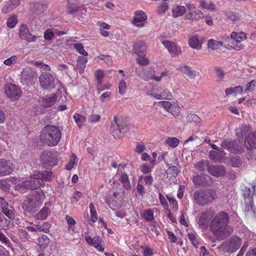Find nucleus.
I'll list each match as a JSON object with an SVG mask.
<instances>
[{
    "instance_id": "nucleus-21",
    "label": "nucleus",
    "mask_w": 256,
    "mask_h": 256,
    "mask_svg": "<svg viewBox=\"0 0 256 256\" xmlns=\"http://www.w3.org/2000/svg\"><path fill=\"white\" fill-rule=\"evenodd\" d=\"M236 146V142L234 140H224L221 144L222 147L233 153H241L244 151L243 148L236 149L234 146Z\"/></svg>"
},
{
    "instance_id": "nucleus-8",
    "label": "nucleus",
    "mask_w": 256,
    "mask_h": 256,
    "mask_svg": "<svg viewBox=\"0 0 256 256\" xmlns=\"http://www.w3.org/2000/svg\"><path fill=\"white\" fill-rule=\"evenodd\" d=\"M246 34L244 32H233L230 34V49L240 50L244 48L242 42L246 39Z\"/></svg>"
},
{
    "instance_id": "nucleus-34",
    "label": "nucleus",
    "mask_w": 256,
    "mask_h": 256,
    "mask_svg": "<svg viewBox=\"0 0 256 256\" xmlns=\"http://www.w3.org/2000/svg\"><path fill=\"white\" fill-rule=\"evenodd\" d=\"M186 12V8L182 6H176L172 10L173 16L175 18L182 16Z\"/></svg>"
},
{
    "instance_id": "nucleus-16",
    "label": "nucleus",
    "mask_w": 256,
    "mask_h": 256,
    "mask_svg": "<svg viewBox=\"0 0 256 256\" xmlns=\"http://www.w3.org/2000/svg\"><path fill=\"white\" fill-rule=\"evenodd\" d=\"M158 105L163 107L165 110L170 112L174 116H178L180 112V108L176 102H170L168 101L158 102Z\"/></svg>"
},
{
    "instance_id": "nucleus-6",
    "label": "nucleus",
    "mask_w": 256,
    "mask_h": 256,
    "mask_svg": "<svg viewBox=\"0 0 256 256\" xmlns=\"http://www.w3.org/2000/svg\"><path fill=\"white\" fill-rule=\"evenodd\" d=\"M242 242L240 238L236 236H232L223 242L218 248L224 252H234L240 248Z\"/></svg>"
},
{
    "instance_id": "nucleus-27",
    "label": "nucleus",
    "mask_w": 256,
    "mask_h": 256,
    "mask_svg": "<svg viewBox=\"0 0 256 256\" xmlns=\"http://www.w3.org/2000/svg\"><path fill=\"white\" fill-rule=\"evenodd\" d=\"M204 17V13L198 10H194L192 11L188 12L185 16L186 19L196 21Z\"/></svg>"
},
{
    "instance_id": "nucleus-12",
    "label": "nucleus",
    "mask_w": 256,
    "mask_h": 256,
    "mask_svg": "<svg viewBox=\"0 0 256 256\" xmlns=\"http://www.w3.org/2000/svg\"><path fill=\"white\" fill-rule=\"evenodd\" d=\"M148 94L158 100H170L172 98V93L168 90L162 88H154L151 92H148Z\"/></svg>"
},
{
    "instance_id": "nucleus-17",
    "label": "nucleus",
    "mask_w": 256,
    "mask_h": 256,
    "mask_svg": "<svg viewBox=\"0 0 256 256\" xmlns=\"http://www.w3.org/2000/svg\"><path fill=\"white\" fill-rule=\"evenodd\" d=\"M162 44L172 56H175L181 52L180 48L172 41L165 40L162 42Z\"/></svg>"
},
{
    "instance_id": "nucleus-1",
    "label": "nucleus",
    "mask_w": 256,
    "mask_h": 256,
    "mask_svg": "<svg viewBox=\"0 0 256 256\" xmlns=\"http://www.w3.org/2000/svg\"><path fill=\"white\" fill-rule=\"evenodd\" d=\"M229 216L224 212H220L212 220L210 224V231L218 240H222L233 232V228L228 225Z\"/></svg>"
},
{
    "instance_id": "nucleus-32",
    "label": "nucleus",
    "mask_w": 256,
    "mask_h": 256,
    "mask_svg": "<svg viewBox=\"0 0 256 256\" xmlns=\"http://www.w3.org/2000/svg\"><path fill=\"white\" fill-rule=\"evenodd\" d=\"M87 62V59L83 56H79L77 60L76 68L79 70L80 73H82L84 72L86 64Z\"/></svg>"
},
{
    "instance_id": "nucleus-13",
    "label": "nucleus",
    "mask_w": 256,
    "mask_h": 256,
    "mask_svg": "<svg viewBox=\"0 0 256 256\" xmlns=\"http://www.w3.org/2000/svg\"><path fill=\"white\" fill-rule=\"evenodd\" d=\"M40 160L45 166H53L57 164L56 154L50 152H43L41 154Z\"/></svg>"
},
{
    "instance_id": "nucleus-59",
    "label": "nucleus",
    "mask_w": 256,
    "mask_h": 256,
    "mask_svg": "<svg viewBox=\"0 0 256 256\" xmlns=\"http://www.w3.org/2000/svg\"><path fill=\"white\" fill-rule=\"evenodd\" d=\"M79 10V8L76 4H70L67 6V12L70 14H74L77 12Z\"/></svg>"
},
{
    "instance_id": "nucleus-10",
    "label": "nucleus",
    "mask_w": 256,
    "mask_h": 256,
    "mask_svg": "<svg viewBox=\"0 0 256 256\" xmlns=\"http://www.w3.org/2000/svg\"><path fill=\"white\" fill-rule=\"evenodd\" d=\"M4 91L7 96L12 100H18L22 93L21 90L18 86L12 84L6 85Z\"/></svg>"
},
{
    "instance_id": "nucleus-4",
    "label": "nucleus",
    "mask_w": 256,
    "mask_h": 256,
    "mask_svg": "<svg viewBox=\"0 0 256 256\" xmlns=\"http://www.w3.org/2000/svg\"><path fill=\"white\" fill-rule=\"evenodd\" d=\"M216 198V193L214 190H200L194 192L193 200L198 205L203 206L212 202Z\"/></svg>"
},
{
    "instance_id": "nucleus-5",
    "label": "nucleus",
    "mask_w": 256,
    "mask_h": 256,
    "mask_svg": "<svg viewBox=\"0 0 256 256\" xmlns=\"http://www.w3.org/2000/svg\"><path fill=\"white\" fill-rule=\"evenodd\" d=\"M43 184L44 182L36 178L32 173L27 180L16 186L15 190L23 192L24 190L36 189Z\"/></svg>"
},
{
    "instance_id": "nucleus-53",
    "label": "nucleus",
    "mask_w": 256,
    "mask_h": 256,
    "mask_svg": "<svg viewBox=\"0 0 256 256\" xmlns=\"http://www.w3.org/2000/svg\"><path fill=\"white\" fill-rule=\"evenodd\" d=\"M2 212L9 218L14 219V214L12 210H10L8 206H6L2 210Z\"/></svg>"
},
{
    "instance_id": "nucleus-43",
    "label": "nucleus",
    "mask_w": 256,
    "mask_h": 256,
    "mask_svg": "<svg viewBox=\"0 0 256 256\" xmlns=\"http://www.w3.org/2000/svg\"><path fill=\"white\" fill-rule=\"evenodd\" d=\"M166 144L172 148H176L179 144V140L176 138L168 137L166 140Z\"/></svg>"
},
{
    "instance_id": "nucleus-19",
    "label": "nucleus",
    "mask_w": 256,
    "mask_h": 256,
    "mask_svg": "<svg viewBox=\"0 0 256 256\" xmlns=\"http://www.w3.org/2000/svg\"><path fill=\"white\" fill-rule=\"evenodd\" d=\"M85 239L88 244L94 247L98 250L103 252L104 250L103 241L100 237L95 236L92 238L90 236H86Z\"/></svg>"
},
{
    "instance_id": "nucleus-28",
    "label": "nucleus",
    "mask_w": 256,
    "mask_h": 256,
    "mask_svg": "<svg viewBox=\"0 0 256 256\" xmlns=\"http://www.w3.org/2000/svg\"><path fill=\"white\" fill-rule=\"evenodd\" d=\"M255 194V186H252V189L246 187L244 190V196L246 199V201L250 202L252 200V197Z\"/></svg>"
},
{
    "instance_id": "nucleus-3",
    "label": "nucleus",
    "mask_w": 256,
    "mask_h": 256,
    "mask_svg": "<svg viewBox=\"0 0 256 256\" xmlns=\"http://www.w3.org/2000/svg\"><path fill=\"white\" fill-rule=\"evenodd\" d=\"M45 198L42 190H38L32 192L22 204L24 210L28 212H33L41 205Z\"/></svg>"
},
{
    "instance_id": "nucleus-62",
    "label": "nucleus",
    "mask_w": 256,
    "mask_h": 256,
    "mask_svg": "<svg viewBox=\"0 0 256 256\" xmlns=\"http://www.w3.org/2000/svg\"><path fill=\"white\" fill-rule=\"evenodd\" d=\"M142 178L144 179L146 184L150 186L152 184L153 182V178L151 175H148L146 176H140L138 180L140 181V180H142Z\"/></svg>"
},
{
    "instance_id": "nucleus-30",
    "label": "nucleus",
    "mask_w": 256,
    "mask_h": 256,
    "mask_svg": "<svg viewBox=\"0 0 256 256\" xmlns=\"http://www.w3.org/2000/svg\"><path fill=\"white\" fill-rule=\"evenodd\" d=\"M134 50L137 54H143L146 50V46L143 42H138L135 44Z\"/></svg>"
},
{
    "instance_id": "nucleus-40",
    "label": "nucleus",
    "mask_w": 256,
    "mask_h": 256,
    "mask_svg": "<svg viewBox=\"0 0 256 256\" xmlns=\"http://www.w3.org/2000/svg\"><path fill=\"white\" fill-rule=\"evenodd\" d=\"M74 118L80 128L82 126L86 120L85 116L78 114H76L74 115Z\"/></svg>"
},
{
    "instance_id": "nucleus-46",
    "label": "nucleus",
    "mask_w": 256,
    "mask_h": 256,
    "mask_svg": "<svg viewBox=\"0 0 256 256\" xmlns=\"http://www.w3.org/2000/svg\"><path fill=\"white\" fill-rule=\"evenodd\" d=\"M90 218L92 222H96L97 220V213L94 208V206L92 203H90Z\"/></svg>"
},
{
    "instance_id": "nucleus-33",
    "label": "nucleus",
    "mask_w": 256,
    "mask_h": 256,
    "mask_svg": "<svg viewBox=\"0 0 256 256\" xmlns=\"http://www.w3.org/2000/svg\"><path fill=\"white\" fill-rule=\"evenodd\" d=\"M56 100V96L55 95L50 97H46L42 99V105L46 108L50 107L54 104Z\"/></svg>"
},
{
    "instance_id": "nucleus-20",
    "label": "nucleus",
    "mask_w": 256,
    "mask_h": 256,
    "mask_svg": "<svg viewBox=\"0 0 256 256\" xmlns=\"http://www.w3.org/2000/svg\"><path fill=\"white\" fill-rule=\"evenodd\" d=\"M33 176L42 182L43 181H50L54 177L52 172L48 170L34 171Z\"/></svg>"
},
{
    "instance_id": "nucleus-37",
    "label": "nucleus",
    "mask_w": 256,
    "mask_h": 256,
    "mask_svg": "<svg viewBox=\"0 0 256 256\" xmlns=\"http://www.w3.org/2000/svg\"><path fill=\"white\" fill-rule=\"evenodd\" d=\"M222 45V42L210 39L208 41V47L212 50H216Z\"/></svg>"
},
{
    "instance_id": "nucleus-26",
    "label": "nucleus",
    "mask_w": 256,
    "mask_h": 256,
    "mask_svg": "<svg viewBox=\"0 0 256 256\" xmlns=\"http://www.w3.org/2000/svg\"><path fill=\"white\" fill-rule=\"evenodd\" d=\"M226 152L223 150H211L209 152V158L214 162H220L225 158Z\"/></svg>"
},
{
    "instance_id": "nucleus-11",
    "label": "nucleus",
    "mask_w": 256,
    "mask_h": 256,
    "mask_svg": "<svg viewBox=\"0 0 256 256\" xmlns=\"http://www.w3.org/2000/svg\"><path fill=\"white\" fill-rule=\"evenodd\" d=\"M214 216V212L212 210L203 212L199 214L197 220L199 227L202 229H206L210 225V220Z\"/></svg>"
},
{
    "instance_id": "nucleus-50",
    "label": "nucleus",
    "mask_w": 256,
    "mask_h": 256,
    "mask_svg": "<svg viewBox=\"0 0 256 256\" xmlns=\"http://www.w3.org/2000/svg\"><path fill=\"white\" fill-rule=\"evenodd\" d=\"M18 57L16 56H12L4 61V64L8 66H11L16 64Z\"/></svg>"
},
{
    "instance_id": "nucleus-48",
    "label": "nucleus",
    "mask_w": 256,
    "mask_h": 256,
    "mask_svg": "<svg viewBox=\"0 0 256 256\" xmlns=\"http://www.w3.org/2000/svg\"><path fill=\"white\" fill-rule=\"evenodd\" d=\"M138 55V57L136 58V60L140 64L146 66L149 63L148 59L145 58V56L144 54Z\"/></svg>"
},
{
    "instance_id": "nucleus-58",
    "label": "nucleus",
    "mask_w": 256,
    "mask_h": 256,
    "mask_svg": "<svg viewBox=\"0 0 256 256\" xmlns=\"http://www.w3.org/2000/svg\"><path fill=\"white\" fill-rule=\"evenodd\" d=\"M0 241L5 244L7 246L10 248L12 244L6 236L0 231Z\"/></svg>"
},
{
    "instance_id": "nucleus-31",
    "label": "nucleus",
    "mask_w": 256,
    "mask_h": 256,
    "mask_svg": "<svg viewBox=\"0 0 256 256\" xmlns=\"http://www.w3.org/2000/svg\"><path fill=\"white\" fill-rule=\"evenodd\" d=\"M250 132V128L246 125L242 126L236 130V136L238 139H242L244 136Z\"/></svg>"
},
{
    "instance_id": "nucleus-54",
    "label": "nucleus",
    "mask_w": 256,
    "mask_h": 256,
    "mask_svg": "<svg viewBox=\"0 0 256 256\" xmlns=\"http://www.w3.org/2000/svg\"><path fill=\"white\" fill-rule=\"evenodd\" d=\"M256 86V80H253L246 84L244 92H247L249 91H252Z\"/></svg>"
},
{
    "instance_id": "nucleus-41",
    "label": "nucleus",
    "mask_w": 256,
    "mask_h": 256,
    "mask_svg": "<svg viewBox=\"0 0 256 256\" xmlns=\"http://www.w3.org/2000/svg\"><path fill=\"white\" fill-rule=\"evenodd\" d=\"M192 180L195 185L202 186L206 182L205 176L197 175L193 177Z\"/></svg>"
},
{
    "instance_id": "nucleus-45",
    "label": "nucleus",
    "mask_w": 256,
    "mask_h": 256,
    "mask_svg": "<svg viewBox=\"0 0 256 256\" xmlns=\"http://www.w3.org/2000/svg\"><path fill=\"white\" fill-rule=\"evenodd\" d=\"M188 238L193 246L196 247L198 244V235L194 232H190L188 234Z\"/></svg>"
},
{
    "instance_id": "nucleus-25",
    "label": "nucleus",
    "mask_w": 256,
    "mask_h": 256,
    "mask_svg": "<svg viewBox=\"0 0 256 256\" xmlns=\"http://www.w3.org/2000/svg\"><path fill=\"white\" fill-rule=\"evenodd\" d=\"M147 16L142 11H138L136 14V16L133 20L134 25L142 27L144 26V22L146 20Z\"/></svg>"
},
{
    "instance_id": "nucleus-63",
    "label": "nucleus",
    "mask_w": 256,
    "mask_h": 256,
    "mask_svg": "<svg viewBox=\"0 0 256 256\" xmlns=\"http://www.w3.org/2000/svg\"><path fill=\"white\" fill-rule=\"evenodd\" d=\"M10 188V184L8 183L6 180H0V189L2 190H6Z\"/></svg>"
},
{
    "instance_id": "nucleus-49",
    "label": "nucleus",
    "mask_w": 256,
    "mask_h": 256,
    "mask_svg": "<svg viewBox=\"0 0 256 256\" xmlns=\"http://www.w3.org/2000/svg\"><path fill=\"white\" fill-rule=\"evenodd\" d=\"M74 47L82 56H86L88 55V52L84 50V46L82 44L76 43L74 44Z\"/></svg>"
},
{
    "instance_id": "nucleus-24",
    "label": "nucleus",
    "mask_w": 256,
    "mask_h": 256,
    "mask_svg": "<svg viewBox=\"0 0 256 256\" xmlns=\"http://www.w3.org/2000/svg\"><path fill=\"white\" fill-rule=\"evenodd\" d=\"M178 70L187 76L191 79L194 78L198 72L195 70H192L190 66L185 64H182L179 66Z\"/></svg>"
},
{
    "instance_id": "nucleus-64",
    "label": "nucleus",
    "mask_w": 256,
    "mask_h": 256,
    "mask_svg": "<svg viewBox=\"0 0 256 256\" xmlns=\"http://www.w3.org/2000/svg\"><path fill=\"white\" fill-rule=\"evenodd\" d=\"M126 82L124 80H121L119 84L118 88H119V92L121 94H123L126 90Z\"/></svg>"
},
{
    "instance_id": "nucleus-29",
    "label": "nucleus",
    "mask_w": 256,
    "mask_h": 256,
    "mask_svg": "<svg viewBox=\"0 0 256 256\" xmlns=\"http://www.w3.org/2000/svg\"><path fill=\"white\" fill-rule=\"evenodd\" d=\"M188 44L191 48L194 49L200 50L202 48V44L196 36H193L189 38Z\"/></svg>"
},
{
    "instance_id": "nucleus-52",
    "label": "nucleus",
    "mask_w": 256,
    "mask_h": 256,
    "mask_svg": "<svg viewBox=\"0 0 256 256\" xmlns=\"http://www.w3.org/2000/svg\"><path fill=\"white\" fill-rule=\"evenodd\" d=\"M18 22V20L16 16L9 18L7 20V26L8 28H13Z\"/></svg>"
},
{
    "instance_id": "nucleus-42",
    "label": "nucleus",
    "mask_w": 256,
    "mask_h": 256,
    "mask_svg": "<svg viewBox=\"0 0 256 256\" xmlns=\"http://www.w3.org/2000/svg\"><path fill=\"white\" fill-rule=\"evenodd\" d=\"M165 76V74L164 72H162L160 76H156L153 74H151L150 76H142L141 78L146 81H148L150 80H154L156 82H160L162 80V78L163 76Z\"/></svg>"
},
{
    "instance_id": "nucleus-9",
    "label": "nucleus",
    "mask_w": 256,
    "mask_h": 256,
    "mask_svg": "<svg viewBox=\"0 0 256 256\" xmlns=\"http://www.w3.org/2000/svg\"><path fill=\"white\" fill-rule=\"evenodd\" d=\"M128 130L129 128L126 123H118L116 116H114V123L111 126L110 132L115 138L122 136V134Z\"/></svg>"
},
{
    "instance_id": "nucleus-61",
    "label": "nucleus",
    "mask_w": 256,
    "mask_h": 256,
    "mask_svg": "<svg viewBox=\"0 0 256 256\" xmlns=\"http://www.w3.org/2000/svg\"><path fill=\"white\" fill-rule=\"evenodd\" d=\"M142 254L144 256H152L154 254L153 249L149 246L142 248Z\"/></svg>"
},
{
    "instance_id": "nucleus-23",
    "label": "nucleus",
    "mask_w": 256,
    "mask_h": 256,
    "mask_svg": "<svg viewBox=\"0 0 256 256\" xmlns=\"http://www.w3.org/2000/svg\"><path fill=\"white\" fill-rule=\"evenodd\" d=\"M208 172L213 176L218 177L223 176L226 170L222 166H210L208 167Z\"/></svg>"
},
{
    "instance_id": "nucleus-36",
    "label": "nucleus",
    "mask_w": 256,
    "mask_h": 256,
    "mask_svg": "<svg viewBox=\"0 0 256 256\" xmlns=\"http://www.w3.org/2000/svg\"><path fill=\"white\" fill-rule=\"evenodd\" d=\"M119 180L122 183L124 188L128 190L131 188V185L129 182L128 176L126 174H122L119 178Z\"/></svg>"
},
{
    "instance_id": "nucleus-56",
    "label": "nucleus",
    "mask_w": 256,
    "mask_h": 256,
    "mask_svg": "<svg viewBox=\"0 0 256 256\" xmlns=\"http://www.w3.org/2000/svg\"><path fill=\"white\" fill-rule=\"evenodd\" d=\"M44 36L46 40H50L54 37V32L51 29L48 28L44 32Z\"/></svg>"
},
{
    "instance_id": "nucleus-55",
    "label": "nucleus",
    "mask_w": 256,
    "mask_h": 256,
    "mask_svg": "<svg viewBox=\"0 0 256 256\" xmlns=\"http://www.w3.org/2000/svg\"><path fill=\"white\" fill-rule=\"evenodd\" d=\"M186 120L190 122H199L200 118L196 114H190L187 116Z\"/></svg>"
},
{
    "instance_id": "nucleus-57",
    "label": "nucleus",
    "mask_w": 256,
    "mask_h": 256,
    "mask_svg": "<svg viewBox=\"0 0 256 256\" xmlns=\"http://www.w3.org/2000/svg\"><path fill=\"white\" fill-rule=\"evenodd\" d=\"M167 198L169 202L170 206L172 208V209L174 210H176L178 208V203L176 200L172 197H170L167 196Z\"/></svg>"
},
{
    "instance_id": "nucleus-44",
    "label": "nucleus",
    "mask_w": 256,
    "mask_h": 256,
    "mask_svg": "<svg viewBox=\"0 0 256 256\" xmlns=\"http://www.w3.org/2000/svg\"><path fill=\"white\" fill-rule=\"evenodd\" d=\"M143 218L147 222H152L154 220L153 211L151 209L146 210L144 214Z\"/></svg>"
},
{
    "instance_id": "nucleus-60",
    "label": "nucleus",
    "mask_w": 256,
    "mask_h": 256,
    "mask_svg": "<svg viewBox=\"0 0 256 256\" xmlns=\"http://www.w3.org/2000/svg\"><path fill=\"white\" fill-rule=\"evenodd\" d=\"M104 76L103 70H98L96 72V78L98 84H101L102 81V78Z\"/></svg>"
},
{
    "instance_id": "nucleus-39",
    "label": "nucleus",
    "mask_w": 256,
    "mask_h": 256,
    "mask_svg": "<svg viewBox=\"0 0 256 256\" xmlns=\"http://www.w3.org/2000/svg\"><path fill=\"white\" fill-rule=\"evenodd\" d=\"M200 6L202 8L206 9L210 11H214L216 10V6L212 2H206L202 1L200 2Z\"/></svg>"
},
{
    "instance_id": "nucleus-18",
    "label": "nucleus",
    "mask_w": 256,
    "mask_h": 256,
    "mask_svg": "<svg viewBox=\"0 0 256 256\" xmlns=\"http://www.w3.org/2000/svg\"><path fill=\"white\" fill-rule=\"evenodd\" d=\"M36 77V72L29 66L23 68L21 72V80L24 82H32Z\"/></svg>"
},
{
    "instance_id": "nucleus-22",
    "label": "nucleus",
    "mask_w": 256,
    "mask_h": 256,
    "mask_svg": "<svg viewBox=\"0 0 256 256\" xmlns=\"http://www.w3.org/2000/svg\"><path fill=\"white\" fill-rule=\"evenodd\" d=\"M244 145L248 150H252L256 146V131L250 132L244 140Z\"/></svg>"
},
{
    "instance_id": "nucleus-38",
    "label": "nucleus",
    "mask_w": 256,
    "mask_h": 256,
    "mask_svg": "<svg viewBox=\"0 0 256 256\" xmlns=\"http://www.w3.org/2000/svg\"><path fill=\"white\" fill-rule=\"evenodd\" d=\"M50 242V239L48 236L46 235H42L38 239V246L41 248H45L47 246Z\"/></svg>"
},
{
    "instance_id": "nucleus-7",
    "label": "nucleus",
    "mask_w": 256,
    "mask_h": 256,
    "mask_svg": "<svg viewBox=\"0 0 256 256\" xmlns=\"http://www.w3.org/2000/svg\"><path fill=\"white\" fill-rule=\"evenodd\" d=\"M40 85L43 90H50L54 88L59 83L58 79H55L49 72H42L39 78Z\"/></svg>"
},
{
    "instance_id": "nucleus-2",
    "label": "nucleus",
    "mask_w": 256,
    "mask_h": 256,
    "mask_svg": "<svg viewBox=\"0 0 256 256\" xmlns=\"http://www.w3.org/2000/svg\"><path fill=\"white\" fill-rule=\"evenodd\" d=\"M61 138V132L59 128L54 125L45 126L41 132L40 140L50 146H56Z\"/></svg>"
},
{
    "instance_id": "nucleus-15",
    "label": "nucleus",
    "mask_w": 256,
    "mask_h": 256,
    "mask_svg": "<svg viewBox=\"0 0 256 256\" xmlns=\"http://www.w3.org/2000/svg\"><path fill=\"white\" fill-rule=\"evenodd\" d=\"M18 36L22 40H26L28 42H34L36 40L38 36L30 33L28 26L25 24H22L20 27Z\"/></svg>"
},
{
    "instance_id": "nucleus-47",
    "label": "nucleus",
    "mask_w": 256,
    "mask_h": 256,
    "mask_svg": "<svg viewBox=\"0 0 256 256\" xmlns=\"http://www.w3.org/2000/svg\"><path fill=\"white\" fill-rule=\"evenodd\" d=\"M168 9V4L166 2H164L158 7L157 10L159 14H165Z\"/></svg>"
},
{
    "instance_id": "nucleus-35",
    "label": "nucleus",
    "mask_w": 256,
    "mask_h": 256,
    "mask_svg": "<svg viewBox=\"0 0 256 256\" xmlns=\"http://www.w3.org/2000/svg\"><path fill=\"white\" fill-rule=\"evenodd\" d=\"M50 212V210L48 208H43L36 216L38 220H46Z\"/></svg>"
},
{
    "instance_id": "nucleus-51",
    "label": "nucleus",
    "mask_w": 256,
    "mask_h": 256,
    "mask_svg": "<svg viewBox=\"0 0 256 256\" xmlns=\"http://www.w3.org/2000/svg\"><path fill=\"white\" fill-rule=\"evenodd\" d=\"M208 162L204 161L198 162L195 166L196 168L200 172L204 171L206 168H208Z\"/></svg>"
},
{
    "instance_id": "nucleus-14",
    "label": "nucleus",
    "mask_w": 256,
    "mask_h": 256,
    "mask_svg": "<svg viewBox=\"0 0 256 256\" xmlns=\"http://www.w3.org/2000/svg\"><path fill=\"white\" fill-rule=\"evenodd\" d=\"M14 170V166L9 160L0 158V177L10 174Z\"/></svg>"
}]
</instances>
